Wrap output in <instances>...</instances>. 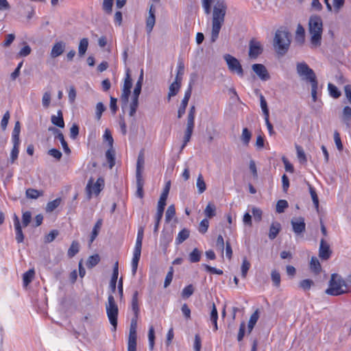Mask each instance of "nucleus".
Here are the masks:
<instances>
[{
	"instance_id": "obj_22",
	"label": "nucleus",
	"mask_w": 351,
	"mask_h": 351,
	"mask_svg": "<svg viewBox=\"0 0 351 351\" xmlns=\"http://www.w3.org/2000/svg\"><path fill=\"white\" fill-rule=\"evenodd\" d=\"M182 83L178 82L177 81H174L169 88V93H168V99L170 100L171 97L176 96L181 87Z\"/></svg>"
},
{
	"instance_id": "obj_33",
	"label": "nucleus",
	"mask_w": 351,
	"mask_h": 351,
	"mask_svg": "<svg viewBox=\"0 0 351 351\" xmlns=\"http://www.w3.org/2000/svg\"><path fill=\"white\" fill-rule=\"evenodd\" d=\"M251 138L252 132L247 128H243L241 136V141L245 146H248Z\"/></svg>"
},
{
	"instance_id": "obj_7",
	"label": "nucleus",
	"mask_w": 351,
	"mask_h": 351,
	"mask_svg": "<svg viewBox=\"0 0 351 351\" xmlns=\"http://www.w3.org/2000/svg\"><path fill=\"white\" fill-rule=\"evenodd\" d=\"M223 58L230 72L237 73L240 77L243 76L244 72L242 66L236 58L230 54H226L223 56Z\"/></svg>"
},
{
	"instance_id": "obj_34",
	"label": "nucleus",
	"mask_w": 351,
	"mask_h": 351,
	"mask_svg": "<svg viewBox=\"0 0 351 351\" xmlns=\"http://www.w3.org/2000/svg\"><path fill=\"white\" fill-rule=\"evenodd\" d=\"M106 157L109 164V168L112 169L115 165V152L112 147L106 152Z\"/></svg>"
},
{
	"instance_id": "obj_41",
	"label": "nucleus",
	"mask_w": 351,
	"mask_h": 351,
	"mask_svg": "<svg viewBox=\"0 0 351 351\" xmlns=\"http://www.w3.org/2000/svg\"><path fill=\"white\" fill-rule=\"evenodd\" d=\"M100 261V257L98 254H94L88 257L86 266L88 268H93L96 266Z\"/></svg>"
},
{
	"instance_id": "obj_3",
	"label": "nucleus",
	"mask_w": 351,
	"mask_h": 351,
	"mask_svg": "<svg viewBox=\"0 0 351 351\" xmlns=\"http://www.w3.org/2000/svg\"><path fill=\"white\" fill-rule=\"evenodd\" d=\"M325 292L330 295H340L348 292V286L341 276L332 274L329 281V287Z\"/></svg>"
},
{
	"instance_id": "obj_35",
	"label": "nucleus",
	"mask_w": 351,
	"mask_h": 351,
	"mask_svg": "<svg viewBox=\"0 0 351 351\" xmlns=\"http://www.w3.org/2000/svg\"><path fill=\"white\" fill-rule=\"evenodd\" d=\"M143 70L141 69V74L138 77V81L136 83L135 88L133 91V95L134 96H138L141 94L142 85H143Z\"/></svg>"
},
{
	"instance_id": "obj_54",
	"label": "nucleus",
	"mask_w": 351,
	"mask_h": 351,
	"mask_svg": "<svg viewBox=\"0 0 351 351\" xmlns=\"http://www.w3.org/2000/svg\"><path fill=\"white\" fill-rule=\"evenodd\" d=\"M289 206L288 202L287 200L280 199L277 202L276 210L278 213H282L285 211V208Z\"/></svg>"
},
{
	"instance_id": "obj_32",
	"label": "nucleus",
	"mask_w": 351,
	"mask_h": 351,
	"mask_svg": "<svg viewBox=\"0 0 351 351\" xmlns=\"http://www.w3.org/2000/svg\"><path fill=\"white\" fill-rule=\"evenodd\" d=\"M210 321L213 324L214 326V330L216 331L218 330L217 326V319H218V313L216 308L215 304L213 303L212 305V309L210 312Z\"/></svg>"
},
{
	"instance_id": "obj_47",
	"label": "nucleus",
	"mask_w": 351,
	"mask_h": 351,
	"mask_svg": "<svg viewBox=\"0 0 351 351\" xmlns=\"http://www.w3.org/2000/svg\"><path fill=\"white\" fill-rule=\"evenodd\" d=\"M189 256L191 263H197L199 261L201 258V252L197 248H195L189 254Z\"/></svg>"
},
{
	"instance_id": "obj_61",
	"label": "nucleus",
	"mask_w": 351,
	"mask_h": 351,
	"mask_svg": "<svg viewBox=\"0 0 351 351\" xmlns=\"http://www.w3.org/2000/svg\"><path fill=\"white\" fill-rule=\"evenodd\" d=\"M10 117V112L6 111L3 116V118L1 121V127L3 131H5L7 128L8 121Z\"/></svg>"
},
{
	"instance_id": "obj_38",
	"label": "nucleus",
	"mask_w": 351,
	"mask_h": 351,
	"mask_svg": "<svg viewBox=\"0 0 351 351\" xmlns=\"http://www.w3.org/2000/svg\"><path fill=\"white\" fill-rule=\"evenodd\" d=\"M25 195L27 198L36 199L43 195V191L29 188L26 190Z\"/></svg>"
},
{
	"instance_id": "obj_52",
	"label": "nucleus",
	"mask_w": 351,
	"mask_h": 351,
	"mask_svg": "<svg viewBox=\"0 0 351 351\" xmlns=\"http://www.w3.org/2000/svg\"><path fill=\"white\" fill-rule=\"evenodd\" d=\"M195 289L192 285L186 286L182 291L181 295L183 298H190L194 293Z\"/></svg>"
},
{
	"instance_id": "obj_19",
	"label": "nucleus",
	"mask_w": 351,
	"mask_h": 351,
	"mask_svg": "<svg viewBox=\"0 0 351 351\" xmlns=\"http://www.w3.org/2000/svg\"><path fill=\"white\" fill-rule=\"evenodd\" d=\"M341 120L346 124L348 128L351 126V108L350 106H345L343 108Z\"/></svg>"
},
{
	"instance_id": "obj_36",
	"label": "nucleus",
	"mask_w": 351,
	"mask_h": 351,
	"mask_svg": "<svg viewBox=\"0 0 351 351\" xmlns=\"http://www.w3.org/2000/svg\"><path fill=\"white\" fill-rule=\"evenodd\" d=\"M35 275V271L34 269H31L26 271L23 276L24 286L27 287L34 279Z\"/></svg>"
},
{
	"instance_id": "obj_49",
	"label": "nucleus",
	"mask_w": 351,
	"mask_h": 351,
	"mask_svg": "<svg viewBox=\"0 0 351 351\" xmlns=\"http://www.w3.org/2000/svg\"><path fill=\"white\" fill-rule=\"evenodd\" d=\"M61 202V198H56V199L51 201L48 202L46 206V211L47 212H52L57 207L59 206Z\"/></svg>"
},
{
	"instance_id": "obj_57",
	"label": "nucleus",
	"mask_w": 351,
	"mask_h": 351,
	"mask_svg": "<svg viewBox=\"0 0 351 351\" xmlns=\"http://www.w3.org/2000/svg\"><path fill=\"white\" fill-rule=\"evenodd\" d=\"M328 88L330 95L332 97L337 99L341 96V92L338 90V88L335 85L329 83L328 85Z\"/></svg>"
},
{
	"instance_id": "obj_43",
	"label": "nucleus",
	"mask_w": 351,
	"mask_h": 351,
	"mask_svg": "<svg viewBox=\"0 0 351 351\" xmlns=\"http://www.w3.org/2000/svg\"><path fill=\"white\" fill-rule=\"evenodd\" d=\"M191 93H192V83L191 82L188 89L185 92L184 97L183 99L182 100L180 106L185 107V108L187 107L191 95Z\"/></svg>"
},
{
	"instance_id": "obj_9",
	"label": "nucleus",
	"mask_w": 351,
	"mask_h": 351,
	"mask_svg": "<svg viewBox=\"0 0 351 351\" xmlns=\"http://www.w3.org/2000/svg\"><path fill=\"white\" fill-rule=\"evenodd\" d=\"M263 51L262 45L259 41L252 38L249 43V56L250 58L256 59Z\"/></svg>"
},
{
	"instance_id": "obj_56",
	"label": "nucleus",
	"mask_w": 351,
	"mask_h": 351,
	"mask_svg": "<svg viewBox=\"0 0 351 351\" xmlns=\"http://www.w3.org/2000/svg\"><path fill=\"white\" fill-rule=\"evenodd\" d=\"M314 285V282L310 279L302 280L299 283V287L304 291L309 290Z\"/></svg>"
},
{
	"instance_id": "obj_27",
	"label": "nucleus",
	"mask_w": 351,
	"mask_h": 351,
	"mask_svg": "<svg viewBox=\"0 0 351 351\" xmlns=\"http://www.w3.org/2000/svg\"><path fill=\"white\" fill-rule=\"evenodd\" d=\"M101 225H102V219H99L97 220V221L96 222V223L95 224V226L93 227V231H92V233L90 235V241H89V245H90L94 241V240L96 239V237H97L99 232L101 229Z\"/></svg>"
},
{
	"instance_id": "obj_20",
	"label": "nucleus",
	"mask_w": 351,
	"mask_h": 351,
	"mask_svg": "<svg viewBox=\"0 0 351 351\" xmlns=\"http://www.w3.org/2000/svg\"><path fill=\"white\" fill-rule=\"evenodd\" d=\"M310 269L316 275L319 274L321 272L322 266L317 257H311L310 261Z\"/></svg>"
},
{
	"instance_id": "obj_24",
	"label": "nucleus",
	"mask_w": 351,
	"mask_h": 351,
	"mask_svg": "<svg viewBox=\"0 0 351 351\" xmlns=\"http://www.w3.org/2000/svg\"><path fill=\"white\" fill-rule=\"evenodd\" d=\"M144 167V156L142 152H141L138 156L137 162H136V177H143L142 171Z\"/></svg>"
},
{
	"instance_id": "obj_18",
	"label": "nucleus",
	"mask_w": 351,
	"mask_h": 351,
	"mask_svg": "<svg viewBox=\"0 0 351 351\" xmlns=\"http://www.w3.org/2000/svg\"><path fill=\"white\" fill-rule=\"evenodd\" d=\"M281 230V225L278 221H274L269 228L268 237L269 239L274 240L276 238Z\"/></svg>"
},
{
	"instance_id": "obj_55",
	"label": "nucleus",
	"mask_w": 351,
	"mask_h": 351,
	"mask_svg": "<svg viewBox=\"0 0 351 351\" xmlns=\"http://www.w3.org/2000/svg\"><path fill=\"white\" fill-rule=\"evenodd\" d=\"M195 106H191L187 115V124L195 125Z\"/></svg>"
},
{
	"instance_id": "obj_15",
	"label": "nucleus",
	"mask_w": 351,
	"mask_h": 351,
	"mask_svg": "<svg viewBox=\"0 0 351 351\" xmlns=\"http://www.w3.org/2000/svg\"><path fill=\"white\" fill-rule=\"evenodd\" d=\"M137 319L138 317H134L131 320V324L130 328V333L128 337V343H136L137 334H136V327H137Z\"/></svg>"
},
{
	"instance_id": "obj_1",
	"label": "nucleus",
	"mask_w": 351,
	"mask_h": 351,
	"mask_svg": "<svg viewBox=\"0 0 351 351\" xmlns=\"http://www.w3.org/2000/svg\"><path fill=\"white\" fill-rule=\"evenodd\" d=\"M213 3H214V8L212 17L210 42L214 43L217 40L221 28L224 23L227 5L223 0H202V6L206 14H210Z\"/></svg>"
},
{
	"instance_id": "obj_4",
	"label": "nucleus",
	"mask_w": 351,
	"mask_h": 351,
	"mask_svg": "<svg viewBox=\"0 0 351 351\" xmlns=\"http://www.w3.org/2000/svg\"><path fill=\"white\" fill-rule=\"evenodd\" d=\"M291 34L285 30L278 29L274 38V47L276 51L284 55L288 51L291 44Z\"/></svg>"
},
{
	"instance_id": "obj_29",
	"label": "nucleus",
	"mask_w": 351,
	"mask_h": 351,
	"mask_svg": "<svg viewBox=\"0 0 351 351\" xmlns=\"http://www.w3.org/2000/svg\"><path fill=\"white\" fill-rule=\"evenodd\" d=\"M136 195L139 198H143L144 196L143 186L144 180L143 177H136Z\"/></svg>"
},
{
	"instance_id": "obj_59",
	"label": "nucleus",
	"mask_w": 351,
	"mask_h": 351,
	"mask_svg": "<svg viewBox=\"0 0 351 351\" xmlns=\"http://www.w3.org/2000/svg\"><path fill=\"white\" fill-rule=\"evenodd\" d=\"M130 93H131V91L122 90V93L121 95V102L122 104V108L127 106Z\"/></svg>"
},
{
	"instance_id": "obj_12",
	"label": "nucleus",
	"mask_w": 351,
	"mask_h": 351,
	"mask_svg": "<svg viewBox=\"0 0 351 351\" xmlns=\"http://www.w3.org/2000/svg\"><path fill=\"white\" fill-rule=\"evenodd\" d=\"M66 44L63 40L56 42L52 46L50 56L51 58H56L63 54L65 51Z\"/></svg>"
},
{
	"instance_id": "obj_46",
	"label": "nucleus",
	"mask_w": 351,
	"mask_h": 351,
	"mask_svg": "<svg viewBox=\"0 0 351 351\" xmlns=\"http://www.w3.org/2000/svg\"><path fill=\"white\" fill-rule=\"evenodd\" d=\"M21 132V124L19 121L15 123L12 132V142H20L19 134Z\"/></svg>"
},
{
	"instance_id": "obj_21",
	"label": "nucleus",
	"mask_w": 351,
	"mask_h": 351,
	"mask_svg": "<svg viewBox=\"0 0 351 351\" xmlns=\"http://www.w3.org/2000/svg\"><path fill=\"white\" fill-rule=\"evenodd\" d=\"M194 126H195V125H192V124L189 125V124L186 123V128L184 132L183 144L182 145L181 149H182L186 145V144L190 141L192 134H193Z\"/></svg>"
},
{
	"instance_id": "obj_58",
	"label": "nucleus",
	"mask_w": 351,
	"mask_h": 351,
	"mask_svg": "<svg viewBox=\"0 0 351 351\" xmlns=\"http://www.w3.org/2000/svg\"><path fill=\"white\" fill-rule=\"evenodd\" d=\"M271 277L274 286L278 287L280 285V274L276 270H273L271 274Z\"/></svg>"
},
{
	"instance_id": "obj_45",
	"label": "nucleus",
	"mask_w": 351,
	"mask_h": 351,
	"mask_svg": "<svg viewBox=\"0 0 351 351\" xmlns=\"http://www.w3.org/2000/svg\"><path fill=\"white\" fill-rule=\"evenodd\" d=\"M176 215V208L173 204L169 206L165 213V221L169 223Z\"/></svg>"
},
{
	"instance_id": "obj_37",
	"label": "nucleus",
	"mask_w": 351,
	"mask_h": 351,
	"mask_svg": "<svg viewBox=\"0 0 351 351\" xmlns=\"http://www.w3.org/2000/svg\"><path fill=\"white\" fill-rule=\"evenodd\" d=\"M184 73V64L182 60H179L178 63V71L175 80L178 82L182 83V76Z\"/></svg>"
},
{
	"instance_id": "obj_6",
	"label": "nucleus",
	"mask_w": 351,
	"mask_h": 351,
	"mask_svg": "<svg viewBox=\"0 0 351 351\" xmlns=\"http://www.w3.org/2000/svg\"><path fill=\"white\" fill-rule=\"evenodd\" d=\"M296 71L302 80L309 82L311 84L317 82V77L312 69L305 62H298Z\"/></svg>"
},
{
	"instance_id": "obj_42",
	"label": "nucleus",
	"mask_w": 351,
	"mask_h": 351,
	"mask_svg": "<svg viewBox=\"0 0 351 351\" xmlns=\"http://www.w3.org/2000/svg\"><path fill=\"white\" fill-rule=\"evenodd\" d=\"M196 186L199 194L203 193L206 189V185L202 174H199L197 177Z\"/></svg>"
},
{
	"instance_id": "obj_25",
	"label": "nucleus",
	"mask_w": 351,
	"mask_h": 351,
	"mask_svg": "<svg viewBox=\"0 0 351 351\" xmlns=\"http://www.w3.org/2000/svg\"><path fill=\"white\" fill-rule=\"evenodd\" d=\"M51 120L53 125L61 128H63L64 127L63 115L61 110L58 111V116L53 115L51 117Z\"/></svg>"
},
{
	"instance_id": "obj_39",
	"label": "nucleus",
	"mask_w": 351,
	"mask_h": 351,
	"mask_svg": "<svg viewBox=\"0 0 351 351\" xmlns=\"http://www.w3.org/2000/svg\"><path fill=\"white\" fill-rule=\"evenodd\" d=\"M80 250V244L77 241H73L68 250V256L73 258Z\"/></svg>"
},
{
	"instance_id": "obj_14",
	"label": "nucleus",
	"mask_w": 351,
	"mask_h": 351,
	"mask_svg": "<svg viewBox=\"0 0 351 351\" xmlns=\"http://www.w3.org/2000/svg\"><path fill=\"white\" fill-rule=\"evenodd\" d=\"M156 8L153 4L149 7V15L146 19V29L148 33H150L156 23L155 16Z\"/></svg>"
},
{
	"instance_id": "obj_63",
	"label": "nucleus",
	"mask_w": 351,
	"mask_h": 351,
	"mask_svg": "<svg viewBox=\"0 0 351 351\" xmlns=\"http://www.w3.org/2000/svg\"><path fill=\"white\" fill-rule=\"evenodd\" d=\"M106 110V107L102 102H99L96 105V118L99 120L102 113Z\"/></svg>"
},
{
	"instance_id": "obj_50",
	"label": "nucleus",
	"mask_w": 351,
	"mask_h": 351,
	"mask_svg": "<svg viewBox=\"0 0 351 351\" xmlns=\"http://www.w3.org/2000/svg\"><path fill=\"white\" fill-rule=\"evenodd\" d=\"M250 263L247 261V258L245 257L243 259L242 265H241V276L245 278L247 276V274L250 267Z\"/></svg>"
},
{
	"instance_id": "obj_16",
	"label": "nucleus",
	"mask_w": 351,
	"mask_h": 351,
	"mask_svg": "<svg viewBox=\"0 0 351 351\" xmlns=\"http://www.w3.org/2000/svg\"><path fill=\"white\" fill-rule=\"evenodd\" d=\"M14 223L16 230V239L18 243H22L24 239V235L22 231L19 219L16 215L14 216Z\"/></svg>"
},
{
	"instance_id": "obj_17",
	"label": "nucleus",
	"mask_w": 351,
	"mask_h": 351,
	"mask_svg": "<svg viewBox=\"0 0 351 351\" xmlns=\"http://www.w3.org/2000/svg\"><path fill=\"white\" fill-rule=\"evenodd\" d=\"M295 41L299 45H303L305 41V29L301 24L297 26Z\"/></svg>"
},
{
	"instance_id": "obj_48",
	"label": "nucleus",
	"mask_w": 351,
	"mask_h": 351,
	"mask_svg": "<svg viewBox=\"0 0 351 351\" xmlns=\"http://www.w3.org/2000/svg\"><path fill=\"white\" fill-rule=\"evenodd\" d=\"M295 149L297 151V156L300 162L302 164L306 163L307 162V158L302 147L300 145H295Z\"/></svg>"
},
{
	"instance_id": "obj_10",
	"label": "nucleus",
	"mask_w": 351,
	"mask_h": 351,
	"mask_svg": "<svg viewBox=\"0 0 351 351\" xmlns=\"http://www.w3.org/2000/svg\"><path fill=\"white\" fill-rule=\"evenodd\" d=\"M332 252L330 250V245L326 242L324 238L320 240L319 247V257L322 261H327L331 256Z\"/></svg>"
},
{
	"instance_id": "obj_31",
	"label": "nucleus",
	"mask_w": 351,
	"mask_h": 351,
	"mask_svg": "<svg viewBox=\"0 0 351 351\" xmlns=\"http://www.w3.org/2000/svg\"><path fill=\"white\" fill-rule=\"evenodd\" d=\"M138 295V291H135L132 298V308L136 317H138L139 313Z\"/></svg>"
},
{
	"instance_id": "obj_44",
	"label": "nucleus",
	"mask_w": 351,
	"mask_h": 351,
	"mask_svg": "<svg viewBox=\"0 0 351 351\" xmlns=\"http://www.w3.org/2000/svg\"><path fill=\"white\" fill-rule=\"evenodd\" d=\"M114 0H103L102 10L107 14H112Z\"/></svg>"
},
{
	"instance_id": "obj_40",
	"label": "nucleus",
	"mask_w": 351,
	"mask_h": 351,
	"mask_svg": "<svg viewBox=\"0 0 351 351\" xmlns=\"http://www.w3.org/2000/svg\"><path fill=\"white\" fill-rule=\"evenodd\" d=\"M171 240L172 236L171 234L162 232L161 236V244L163 245L164 251L167 250L169 243L171 241Z\"/></svg>"
},
{
	"instance_id": "obj_26",
	"label": "nucleus",
	"mask_w": 351,
	"mask_h": 351,
	"mask_svg": "<svg viewBox=\"0 0 351 351\" xmlns=\"http://www.w3.org/2000/svg\"><path fill=\"white\" fill-rule=\"evenodd\" d=\"M88 47V40L86 38H84L80 40L78 46V55L80 57H83Z\"/></svg>"
},
{
	"instance_id": "obj_28",
	"label": "nucleus",
	"mask_w": 351,
	"mask_h": 351,
	"mask_svg": "<svg viewBox=\"0 0 351 351\" xmlns=\"http://www.w3.org/2000/svg\"><path fill=\"white\" fill-rule=\"evenodd\" d=\"M190 235V231L187 228H183L178 234V237L176 239V243L178 245L182 243L184 241H186Z\"/></svg>"
},
{
	"instance_id": "obj_8",
	"label": "nucleus",
	"mask_w": 351,
	"mask_h": 351,
	"mask_svg": "<svg viewBox=\"0 0 351 351\" xmlns=\"http://www.w3.org/2000/svg\"><path fill=\"white\" fill-rule=\"evenodd\" d=\"M104 185V180L101 178H99L93 185V178H91L88 182L86 187V191L87 194V198L90 199L92 197V193H95L96 195H99L101 191L103 189Z\"/></svg>"
},
{
	"instance_id": "obj_11",
	"label": "nucleus",
	"mask_w": 351,
	"mask_h": 351,
	"mask_svg": "<svg viewBox=\"0 0 351 351\" xmlns=\"http://www.w3.org/2000/svg\"><path fill=\"white\" fill-rule=\"evenodd\" d=\"M293 230L296 235H300L305 232L306 223L304 222V218L299 217L298 218H293L291 221Z\"/></svg>"
},
{
	"instance_id": "obj_5",
	"label": "nucleus",
	"mask_w": 351,
	"mask_h": 351,
	"mask_svg": "<svg viewBox=\"0 0 351 351\" xmlns=\"http://www.w3.org/2000/svg\"><path fill=\"white\" fill-rule=\"evenodd\" d=\"M106 308L108 319L113 328L112 330L116 331L117 327L119 308L112 295H110L108 296V304L106 306Z\"/></svg>"
},
{
	"instance_id": "obj_64",
	"label": "nucleus",
	"mask_w": 351,
	"mask_h": 351,
	"mask_svg": "<svg viewBox=\"0 0 351 351\" xmlns=\"http://www.w3.org/2000/svg\"><path fill=\"white\" fill-rule=\"evenodd\" d=\"M209 226V221L207 219H204L201 221L199 226V232L204 234L207 232Z\"/></svg>"
},
{
	"instance_id": "obj_2",
	"label": "nucleus",
	"mask_w": 351,
	"mask_h": 351,
	"mask_svg": "<svg viewBox=\"0 0 351 351\" xmlns=\"http://www.w3.org/2000/svg\"><path fill=\"white\" fill-rule=\"evenodd\" d=\"M308 31L311 36L310 41L313 47H318L322 45L323 33V21L321 16L314 14L309 18Z\"/></svg>"
},
{
	"instance_id": "obj_60",
	"label": "nucleus",
	"mask_w": 351,
	"mask_h": 351,
	"mask_svg": "<svg viewBox=\"0 0 351 351\" xmlns=\"http://www.w3.org/2000/svg\"><path fill=\"white\" fill-rule=\"evenodd\" d=\"M167 197L160 195V199L158 202L157 211L160 213H164L165 208L166 206Z\"/></svg>"
},
{
	"instance_id": "obj_53",
	"label": "nucleus",
	"mask_w": 351,
	"mask_h": 351,
	"mask_svg": "<svg viewBox=\"0 0 351 351\" xmlns=\"http://www.w3.org/2000/svg\"><path fill=\"white\" fill-rule=\"evenodd\" d=\"M261 107L263 110V114L265 117H269V109L267 107V103L263 95H260Z\"/></svg>"
},
{
	"instance_id": "obj_51",
	"label": "nucleus",
	"mask_w": 351,
	"mask_h": 351,
	"mask_svg": "<svg viewBox=\"0 0 351 351\" xmlns=\"http://www.w3.org/2000/svg\"><path fill=\"white\" fill-rule=\"evenodd\" d=\"M215 210V206L213 204L209 203L204 210V214L206 217L212 218L216 215Z\"/></svg>"
},
{
	"instance_id": "obj_62",
	"label": "nucleus",
	"mask_w": 351,
	"mask_h": 351,
	"mask_svg": "<svg viewBox=\"0 0 351 351\" xmlns=\"http://www.w3.org/2000/svg\"><path fill=\"white\" fill-rule=\"evenodd\" d=\"M32 220V213L30 211H25L23 213L22 223L24 227L27 226Z\"/></svg>"
},
{
	"instance_id": "obj_30",
	"label": "nucleus",
	"mask_w": 351,
	"mask_h": 351,
	"mask_svg": "<svg viewBox=\"0 0 351 351\" xmlns=\"http://www.w3.org/2000/svg\"><path fill=\"white\" fill-rule=\"evenodd\" d=\"M258 317H259V315H258V310L255 311V312H254L250 317V320H249V322H248V325H247V332L248 333H250L255 324H256L258 319Z\"/></svg>"
},
{
	"instance_id": "obj_13",
	"label": "nucleus",
	"mask_w": 351,
	"mask_h": 351,
	"mask_svg": "<svg viewBox=\"0 0 351 351\" xmlns=\"http://www.w3.org/2000/svg\"><path fill=\"white\" fill-rule=\"evenodd\" d=\"M252 69L261 80L267 81L270 78V75L263 64H254L252 66Z\"/></svg>"
},
{
	"instance_id": "obj_23",
	"label": "nucleus",
	"mask_w": 351,
	"mask_h": 351,
	"mask_svg": "<svg viewBox=\"0 0 351 351\" xmlns=\"http://www.w3.org/2000/svg\"><path fill=\"white\" fill-rule=\"evenodd\" d=\"M19 144L20 142H13V147L10 153V158L8 160V162L10 164H14L18 158L19 152Z\"/></svg>"
}]
</instances>
